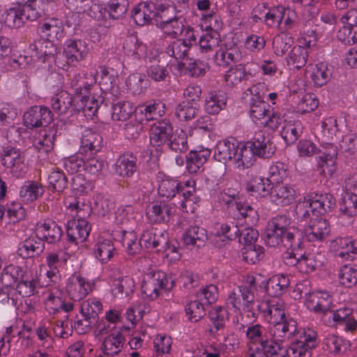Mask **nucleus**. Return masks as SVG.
<instances>
[{
    "instance_id": "6e6552de",
    "label": "nucleus",
    "mask_w": 357,
    "mask_h": 357,
    "mask_svg": "<svg viewBox=\"0 0 357 357\" xmlns=\"http://www.w3.org/2000/svg\"><path fill=\"white\" fill-rule=\"evenodd\" d=\"M265 328L259 324H251L247 326L248 354L246 357H264L261 348L268 340L265 337Z\"/></svg>"
},
{
    "instance_id": "0eeeda50",
    "label": "nucleus",
    "mask_w": 357,
    "mask_h": 357,
    "mask_svg": "<svg viewBox=\"0 0 357 357\" xmlns=\"http://www.w3.org/2000/svg\"><path fill=\"white\" fill-rule=\"evenodd\" d=\"M333 296L326 290H313L305 293V305L307 308L319 314H326L333 307Z\"/></svg>"
},
{
    "instance_id": "20e7f679",
    "label": "nucleus",
    "mask_w": 357,
    "mask_h": 357,
    "mask_svg": "<svg viewBox=\"0 0 357 357\" xmlns=\"http://www.w3.org/2000/svg\"><path fill=\"white\" fill-rule=\"evenodd\" d=\"M95 286V280H89L80 273L75 272L68 278L66 291L71 300L79 301L93 291Z\"/></svg>"
},
{
    "instance_id": "b1692460",
    "label": "nucleus",
    "mask_w": 357,
    "mask_h": 357,
    "mask_svg": "<svg viewBox=\"0 0 357 357\" xmlns=\"http://www.w3.org/2000/svg\"><path fill=\"white\" fill-rule=\"evenodd\" d=\"M90 226L86 219H75L68 224L67 236L69 241L78 244L84 242L90 233Z\"/></svg>"
},
{
    "instance_id": "f8f14e48",
    "label": "nucleus",
    "mask_w": 357,
    "mask_h": 357,
    "mask_svg": "<svg viewBox=\"0 0 357 357\" xmlns=\"http://www.w3.org/2000/svg\"><path fill=\"white\" fill-rule=\"evenodd\" d=\"M331 232L328 222L324 218H311L303 230V236L310 242H321Z\"/></svg>"
},
{
    "instance_id": "37998d69",
    "label": "nucleus",
    "mask_w": 357,
    "mask_h": 357,
    "mask_svg": "<svg viewBox=\"0 0 357 357\" xmlns=\"http://www.w3.org/2000/svg\"><path fill=\"white\" fill-rule=\"evenodd\" d=\"M298 335L297 340L294 341L291 346V347L296 348L301 351H309L311 353V349L317 344V333L310 328L303 329L301 332H296Z\"/></svg>"
},
{
    "instance_id": "a18cd8bd",
    "label": "nucleus",
    "mask_w": 357,
    "mask_h": 357,
    "mask_svg": "<svg viewBox=\"0 0 357 357\" xmlns=\"http://www.w3.org/2000/svg\"><path fill=\"white\" fill-rule=\"evenodd\" d=\"M137 158L132 153H126L120 155L115 164V172L121 177L132 176L137 169Z\"/></svg>"
},
{
    "instance_id": "c03bdc74",
    "label": "nucleus",
    "mask_w": 357,
    "mask_h": 357,
    "mask_svg": "<svg viewBox=\"0 0 357 357\" xmlns=\"http://www.w3.org/2000/svg\"><path fill=\"white\" fill-rule=\"evenodd\" d=\"M101 137L91 130H85L82 136L79 151L82 154L96 153L100 148Z\"/></svg>"
},
{
    "instance_id": "412c9836",
    "label": "nucleus",
    "mask_w": 357,
    "mask_h": 357,
    "mask_svg": "<svg viewBox=\"0 0 357 357\" xmlns=\"http://www.w3.org/2000/svg\"><path fill=\"white\" fill-rule=\"evenodd\" d=\"M31 56L33 59L45 63L53 59L56 54V47L50 40L43 38L34 41L30 45Z\"/></svg>"
},
{
    "instance_id": "4d7b16f0",
    "label": "nucleus",
    "mask_w": 357,
    "mask_h": 357,
    "mask_svg": "<svg viewBox=\"0 0 357 357\" xmlns=\"http://www.w3.org/2000/svg\"><path fill=\"white\" fill-rule=\"evenodd\" d=\"M181 183L176 178L163 177L159 182L158 195L166 199H171L180 191Z\"/></svg>"
},
{
    "instance_id": "4468645a",
    "label": "nucleus",
    "mask_w": 357,
    "mask_h": 357,
    "mask_svg": "<svg viewBox=\"0 0 357 357\" xmlns=\"http://www.w3.org/2000/svg\"><path fill=\"white\" fill-rule=\"evenodd\" d=\"M52 117V112L48 107L33 106L24 114V124L28 128L42 127L50 123Z\"/></svg>"
},
{
    "instance_id": "de8ad7c7",
    "label": "nucleus",
    "mask_w": 357,
    "mask_h": 357,
    "mask_svg": "<svg viewBox=\"0 0 357 357\" xmlns=\"http://www.w3.org/2000/svg\"><path fill=\"white\" fill-rule=\"evenodd\" d=\"M270 105L264 100H253L250 105V117L257 126L261 127L270 115Z\"/></svg>"
},
{
    "instance_id": "39448f33",
    "label": "nucleus",
    "mask_w": 357,
    "mask_h": 357,
    "mask_svg": "<svg viewBox=\"0 0 357 357\" xmlns=\"http://www.w3.org/2000/svg\"><path fill=\"white\" fill-rule=\"evenodd\" d=\"M91 85L84 84L75 89L73 112L82 111L85 116H94L99 107L100 101L90 94Z\"/></svg>"
},
{
    "instance_id": "4c0bfd02",
    "label": "nucleus",
    "mask_w": 357,
    "mask_h": 357,
    "mask_svg": "<svg viewBox=\"0 0 357 357\" xmlns=\"http://www.w3.org/2000/svg\"><path fill=\"white\" fill-rule=\"evenodd\" d=\"M227 100V95L222 91H211L205 98V110L210 114H217L225 108Z\"/></svg>"
},
{
    "instance_id": "f03ea898",
    "label": "nucleus",
    "mask_w": 357,
    "mask_h": 357,
    "mask_svg": "<svg viewBox=\"0 0 357 357\" xmlns=\"http://www.w3.org/2000/svg\"><path fill=\"white\" fill-rule=\"evenodd\" d=\"M173 286L174 282L165 273L150 268L143 274L141 291L146 298L153 301L159 297L162 291H169Z\"/></svg>"
},
{
    "instance_id": "3c124183",
    "label": "nucleus",
    "mask_w": 357,
    "mask_h": 357,
    "mask_svg": "<svg viewBox=\"0 0 357 357\" xmlns=\"http://www.w3.org/2000/svg\"><path fill=\"white\" fill-rule=\"evenodd\" d=\"M309 53L307 49L298 45L294 46L287 54V65L292 69H301L306 65Z\"/></svg>"
},
{
    "instance_id": "49530a36",
    "label": "nucleus",
    "mask_w": 357,
    "mask_h": 357,
    "mask_svg": "<svg viewBox=\"0 0 357 357\" xmlns=\"http://www.w3.org/2000/svg\"><path fill=\"white\" fill-rule=\"evenodd\" d=\"M124 53L134 59H142L146 56L147 47L136 36L131 35L126 38L123 43Z\"/></svg>"
},
{
    "instance_id": "864d4df0",
    "label": "nucleus",
    "mask_w": 357,
    "mask_h": 357,
    "mask_svg": "<svg viewBox=\"0 0 357 357\" xmlns=\"http://www.w3.org/2000/svg\"><path fill=\"white\" fill-rule=\"evenodd\" d=\"M60 290L57 287L47 288L42 293L43 299L47 311L55 314L61 310V298Z\"/></svg>"
},
{
    "instance_id": "6e6d98bb",
    "label": "nucleus",
    "mask_w": 357,
    "mask_h": 357,
    "mask_svg": "<svg viewBox=\"0 0 357 357\" xmlns=\"http://www.w3.org/2000/svg\"><path fill=\"white\" fill-rule=\"evenodd\" d=\"M207 238L206 231L202 227L192 226L189 227L183 235V243L186 246L200 247Z\"/></svg>"
},
{
    "instance_id": "e433bc0d",
    "label": "nucleus",
    "mask_w": 357,
    "mask_h": 357,
    "mask_svg": "<svg viewBox=\"0 0 357 357\" xmlns=\"http://www.w3.org/2000/svg\"><path fill=\"white\" fill-rule=\"evenodd\" d=\"M58 0H27L22 4L25 18L27 20L34 21L41 17L47 10L51 3H55Z\"/></svg>"
},
{
    "instance_id": "338daca9",
    "label": "nucleus",
    "mask_w": 357,
    "mask_h": 357,
    "mask_svg": "<svg viewBox=\"0 0 357 357\" xmlns=\"http://www.w3.org/2000/svg\"><path fill=\"white\" fill-rule=\"evenodd\" d=\"M338 280L341 285L351 288L357 284V267L354 265H344L338 271Z\"/></svg>"
},
{
    "instance_id": "473e14b6",
    "label": "nucleus",
    "mask_w": 357,
    "mask_h": 357,
    "mask_svg": "<svg viewBox=\"0 0 357 357\" xmlns=\"http://www.w3.org/2000/svg\"><path fill=\"white\" fill-rule=\"evenodd\" d=\"M239 293L232 291L229 294L227 303L236 310H245L250 307L255 302V296L245 287H239Z\"/></svg>"
},
{
    "instance_id": "aec40b11",
    "label": "nucleus",
    "mask_w": 357,
    "mask_h": 357,
    "mask_svg": "<svg viewBox=\"0 0 357 357\" xmlns=\"http://www.w3.org/2000/svg\"><path fill=\"white\" fill-rule=\"evenodd\" d=\"M254 76L255 73L245 65L238 64L226 71L224 76L225 86L228 89H233L243 81L249 80Z\"/></svg>"
},
{
    "instance_id": "a878e982",
    "label": "nucleus",
    "mask_w": 357,
    "mask_h": 357,
    "mask_svg": "<svg viewBox=\"0 0 357 357\" xmlns=\"http://www.w3.org/2000/svg\"><path fill=\"white\" fill-rule=\"evenodd\" d=\"M233 162L236 167L239 169H248L254 165L255 155L250 142L238 144Z\"/></svg>"
},
{
    "instance_id": "58836bf2",
    "label": "nucleus",
    "mask_w": 357,
    "mask_h": 357,
    "mask_svg": "<svg viewBox=\"0 0 357 357\" xmlns=\"http://www.w3.org/2000/svg\"><path fill=\"white\" fill-rule=\"evenodd\" d=\"M74 97L65 90H61L54 94L51 99L52 109L58 114H66L71 109L73 111Z\"/></svg>"
},
{
    "instance_id": "f704fd0d",
    "label": "nucleus",
    "mask_w": 357,
    "mask_h": 357,
    "mask_svg": "<svg viewBox=\"0 0 357 357\" xmlns=\"http://www.w3.org/2000/svg\"><path fill=\"white\" fill-rule=\"evenodd\" d=\"M93 253L99 262L105 264L113 258L116 248L111 240L100 238L94 245Z\"/></svg>"
},
{
    "instance_id": "7c9ffc66",
    "label": "nucleus",
    "mask_w": 357,
    "mask_h": 357,
    "mask_svg": "<svg viewBox=\"0 0 357 357\" xmlns=\"http://www.w3.org/2000/svg\"><path fill=\"white\" fill-rule=\"evenodd\" d=\"M24 14L22 4L15 3L5 9L1 20L7 26L17 28L21 26L26 20Z\"/></svg>"
},
{
    "instance_id": "a19ab883",
    "label": "nucleus",
    "mask_w": 357,
    "mask_h": 357,
    "mask_svg": "<svg viewBox=\"0 0 357 357\" xmlns=\"http://www.w3.org/2000/svg\"><path fill=\"white\" fill-rule=\"evenodd\" d=\"M189 48L188 45L181 40H176L172 42L166 48V53L176 61L175 66L178 73L181 72L185 66L183 60L187 57Z\"/></svg>"
},
{
    "instance_id": "2eb2a0df",
    "label": "nucleus",
    "mask_w": 357,
    "mask_h": 357,
    "mask_svg": "<svg viewBox=\"0 0 357 357\" xmlns=\"http://www.w3.org/2000/svg\"><path fill=\"white\" fill-rule=\"evenodd\" d=\"M330 249L343 260H353L357 255V241L351 237H337L331 241Z\"/></svg>"
},
{
    "instance_id": "7ed1b4c3",
    "label": "nucleus",
    "mask_w": 357,
    "mask_h": 357,
    "mask_svg": "<svg viewBox=\"0 0 357 357\" xmlns=\"http://www.w3.org/2000/svg\"><path fill=\"white\" fill-rule=\"evenodd\" d=\"M0 161L8 172L13 177L20 178L25 176L28 167L22 152L12 146L0 149Z\"/></svg>"
},
{
    "instance_id": "ea45409f",
    "label": "nucleus",
    "mask_w": 357,
    "mask_h": 357,
    "mask_svg": "<svg viewBox=\"0 0 357 357\" xmlns=\"http://www.w3.org/2000/svg\"><path fill=\"white\" fill-rule=\"evenodd\" d=\"M172 215V208L169 205L155 203L149 206L146 211V216L151 223L167 222Z\"/></svg>"
},
{
    "instance_id": "393cba45",
    "label": "nucleus",
    "mask_w": 357,
    "mask_h": 357,
    "mask_svg": "<svg viewBox=\"0 0 357 357\" xmlns=\"http://www.w3.org/2000/svg\"><path fill=\"white\" fill-rule=\"evenodd\" d=\"M165 103L152 100L135 108L136 117L139 119V121H149L157 116H162L165 114Z\"/></svg>"
},
{
    "instance_id": "f257e3e1",
    "label": "nucleus",
    "mask_w": 357,
    "mask_h": 357,
    "mask_svg": "<svg viewBox=\"0 0 357 357\" xmlns=\"http://www.w3.org/2000/svg\"><path fill=\"white\" fill-rule=\"evenodd\" d=\"M2 286L12 287L15 284V296L29 297L34 294L38 280L32 276L31 272L26 268L10 264L7 266L0 277Z\"/></svg>"
},
{
    "instance_id": "f3484780",
    "label": "nucleus",
    "mask_w": 357,
    "mask_h": 357,
    "mask_svg": "<svg viewBox=\"0 0 357 357\" xmlns=\"http://www.w3.org/2000/svg\"><path fill=\"white\" fill-rule=\"evenodd\" d=\"M284 262L288 266H296L298 271L302 273H311L321 264V261L313 254L297 258L294 252L287 253L284 257Z\"/></svg>"
},
{
    "instance_id": "13d9d810",
    "label": "nucleus",
    "mask_w": 357,
    "mask_h": 357,
    "mask_svg": "<svg viewBox=\"0 0 357 357\" xmlns=\"http://www.w3.org/2000/svg\"><path fill=\"white\" fill-rule=\"evenodd\" d=\"M135 288L134 279L130 276H124L114 280L112 290L116 297L122 296L123 294L129 296L134 292Z\"/></svg>"
},
{
    "instance_id": "a211bd4d",
    "label": "nucleus",
    "mask_w": 357,
    "mask_h": 357,
    "mask_svg": "<svg viewBox=\"0 0 357 357\" xmlns=\"http://www.w3.org/2000/svg\"><path fill=\"white\" fill-rule=\"evenodd\" d=\"M89 49L82 40H67L63 46V54L68 63L83 61L88 55Z\"/></svg>"
},
{
    "instance_id": "09e8293b",
    "label": "nucleus",
    "mask_w": 357,
    "mask_h": 357,
    "mask_svg": "<svg viewBox=\"0 0 357 357\" xmlns=\"http://www.w3.org/2000/svg\"><path fill=\"white\" fill-rule=\"evenodd\" d=\"M289 280L284 274L271 277L266 283V291L271 296L278 298L285 293L289 286Z\"/></svg>"
},
{
    "instance_id": "2f4dec72",
    "label": "nucleus",
    "mask_w": 357,
    "mask_h": 357,
    "mask_svg": "<svg viewBox=\"0 0 357 357\" xmlns=\"http://www.w3.org/2000/svg\"><path fill=\"white\" fill-rule=\"evenodd\" d=\"M255 155L270 158L275 151V146L270 142L269 139L264 135L262 131L257 132L250 142Z\"/></svg>"
},
{
    "instance_id": "5fc2aeb1",
    "label": "nucleus",
    "mask_w": 357,
    "mask_h": 357,
    "mask_svg": "<svg viewBox=\"0 0 357 357\" xmlns=\"http://www.w3.org/2000/svg\"><path fill=\"white\" fill-rule=\"evenodd\" d=\"M54 130L48 128L41 130L37 135L33 137V146L40 152L48 153L54 148Z\"/></svg>"
},
{
    "instance_id": "423d86ee",
    "label": "nucleus",
    "mask_w": 357,
    "mask_h": 357,
    "mask_svg": "<svg viewBox=\"0 0 357 357\" xmlns=\"http://www.w3.org/2000/svg\"><path fill=\"white\" fill-rule=\"evenodd\" d=\"M337 148L332 143L321 145L319 155L316 157V168L324 176H332L336 170Z\"/></svg>"
},
{
    "instance_id": "ddd939ff",
    "label": "nucleus",
    "mask_w": 357,
    "mask_h": 357,
    "mask_svg": "<svg viewBox=\"0 0 357 357\" xmlns=\"http://www.w3.org/2000/svg\"><path fill=\"white\" fill-rule=\"evenodd\" d=\"M258 310L269 323L278 322L287 318L285 316L284 302L279 298L261 302L258 305Z\"/></svg>"
},
{
    "instance_id": "052dcab7",
    "label": "nucleus",
    "mask_w": 357,
    "mask_h": 357,
    "mask_svg": "<svg viewBox=\"0 0 357 357\" xmlns=\"http://www.w3.org/2000/svg\"><path fill=\"white\" fill-rule=\"evenodd\" d=\"M121 244L129 255L139 254L142 244L141 239L134 231H123L121 235Z\"/></svg>"
},
{
    "instance_id": "bf43d9fd",
    "label": "nucleus",
    "mask_w": 357,
    "mask_h": 357,
    "mask_svg": "<svg viewBox=\"0 0 357 357\" xmlns=\"http://www.w3.org/2000/svg\"><path fill=\"white\" fill-rule=\"evenodd\" d=\"M324 347L331 353L344 354L350 347L349 341L335 334H328L324 339Z\"/></svg>"
},
{
    "instance_id": "e2e57ef3",
    "label": "nucleus",
    "mask_w": 357,
    "mask_h": 357,
    "mask_svg": "<svg viewBox=\"0 0 357 357\" xmlns=\"http://www.w3.org/2000/svg\"><path fill=\"white\" fill-rule=\"evenodd\" d=\"M48 184L50 190L60 194L67 188L68 178L61 170L54 169L48 176Z\"/></svg>"
},
{
    "instance_id": "c9c22d12",
    "label": "nucleus",
    "mask_w": 357,
    "mask_h": 357,
    "mask_svg": "<svg viewBox=\"0 0 357 357\" xmlns=\"http://www.w3.org/2000/svg\"><path fill=\"white\" fill-rule=\"evenodd\" d=\"M211 151L209 149L199 147V149L191 151L187 156L186 168L189 173L196 174L210 157Z\"/></svg>"
},
{
    "instance_id": "6ab92c4d",
    "label": "nucleus",
    "mask_w": 357,
    "mask_h": 357,
    "mask_svg": "<svg viewBox=\"0 0 357 357\" xmlns=\"http://www.w3.org/2000/svg\"><path fill=\"white\" fill-rule=\"evenodd\" d=\"M173 132L172 124L167 120L155 123L150 129L149 139L152 146L160 147L168 142Z\"/></svg>"
},
{
    "instance_id": "c85d7f7f",
    "label": "nucleus",
    "mask_w": 357,
    "mask_h": 357,
    "mask_svg": "<svg viewBox=\"0 0 357 357\" xmlns=\"http://www.w3.org/2000/svg\"><path fill=\"white\" fill-rule=\"evenodd\" d=\"M142 246L147 250L157 249L159 246L167 244V234L157 228H148L144 230L141 236Z\"/></svg>"
},
{
    "instance_id": "79ce46f5",
    "label": "nucleus",
    "mask_w": 357,
    "mask_h": 357,
    "mask_svg": "<svg viewBox=\"0 0 357 357\" xmlns=\"http://www.w3.org/2000/svg\"><path fill=\"white\" fill-rule=\"evenodd\" d=\"M307 71L310 73V77L314 85L317 87L326 84L330 81L332 75L327 64L324 62L309 66Z\"/></svg>"
},
{
    "instance_id": "bb28decb",
    "label": "nucleus",
    "mask_w": 357,
    "mask_h": 357,
    "mask_svg": "<svg viewBox=\"0 0 357 357\" xmlns=\"http://www.w3.org/2000/svg\"><path fill=\"white\" fill-rule=\"evenodd\" d=\"M332 319L337 326H344L346 332L354 333L357 329V320L352 308L343 307L333 311Z\"/></svg>"
},
{
    "instance_id": "69168bd1",
    "label": "nucleus",
    "mask_w": 357,
    "mask_h": 357,
    "mask_svg": "<svg viewBox=\"0 0 357 357\" xmlns=\"http://www.w3.org/2000/svg\"><path fill=\"white\" fill-rule=\"evenodd\" d=\"M239 59V51L236 47H221L215 52L214 61L219 66L226 67Z\"/></svg>"
},
{
    "instance_id": "4be33fe9",
    "label": "nucleus",
    "mask_w": 357,
    "mask_h": 357,
    "mask_svg": "<svg viewBox=\"0 0 357 357\" xmlns=\"http://www.w3.org/2000/svg\"><path fill=\"white\" fill-rule=\"evenodd\" d=\"M295 198L294 189L287 184L276 183L270 191L271 201L278 206H288L294 202Z\"/></svg>"
},
{
    "instance_id": "5701e85b",
    "label": "nucleus",
    "mask_w": 357,
    "mask_h": 357,
    "mask_svg": "<svg viewBox=\"0 0 357 357\" xmlns=\"http://www.w3.org/2000/svg\"><path fill=\"white\" fill-rule=\"evenodd\" d=\"M272 324L273 326L270 328L269 332L273 340L282 342L283 340L289 339L297 332L296 322L291 318H287Z\"/></svg>"
},
{
    "instance_id": "cd10ccee",
    "label": "nucleus",
    "mask_w": 357,
    "mask_h": 357,
    "mask_svg": "<svg viewBox=\"0 0 357 357\" xmlns=\"http://www.w3.org/2000/svg\"><path fill=\"white\" fill-rule=\"evenodd\" d=\"M43 39L53 42L59 40L63 36V26L61 20L55 17L50 18L43 22L39 26Z\"/></svg>"
},
{
    "instance_id": "9b49d317",
    "label": "nucleus",
    "mask_w": 357,
    "mask_h": 357,
    "mask_svg": "<svg viewBox=\"0 0 357 357\" xmlns=\"http://www.w3.org/2000/svg\"><path fill=\"white\" fill-rule=\"evenodd\" d=\"M126 342L121 331H114L104 337L100 345V354L96 357H118L121 353Z\"/></svg>"
},
{
    "instance_id": "1a4fd4ad",
    "label": "nucleus",
    "mask_w": 357,
    "mask_h": 357,
    "mask_svg": "<svg viewBox=\"0 0 357 357\" xmlns=\"http://www.w3.org/2000/svg\"><path fill=\"white\" fill-rule=\"evenodd\" d=\"M332 196L328 194L312 193L305 196L303 200L298 202V211L304 214V209L306 207H311L312 215L318 218L319 215L324 213L327 208L331 205Z\"/></svg>"
},
{
    "instance_id": "dca6fc26",
    "label": "nucleus",
    "mask_w": 357,
    "mask_h": 357,
    "mask_svg": "<svg viewBox=\"0 0 357 357\" xmlns=\"http://www.w3.org/2000/svg\"><path fill=\"white\" fill-rule=\"evenodd\" d=\"M35 234L38 238L53 243L60 240L62 229L54 221L47 219L36 223Z\"/></svg>"
},
{
    "instance_id": "774afa93",
    "label": "nucleus",
    "mask_w": 357,
    "mask_h": 357,
    "mask_svg": "<svg viewBox=\"0 0 357 357\" xmlns=\"http://www.w3.org/2000/svg\"><path fill=\"white\" fill-rule=\"evenodd\" d=\"M183 22L178 17L161 22L158 26L163 33L171 38H176L181 36L183 29Z\"/></svg>"
},
{
    "instance_id": "72a5a7b5",
    "label": "nucleus",
    "mask_w": 357,
    "mask_h": 357,
    "mask_svg": "<svg viewBox=\"0 0 357 357\" xmlns=\"http://www.w3.org/2000/svg\"><path fill=\"white\" fill-rule=\"evenodd\" d=\"M155 16V6L152 2L140 3L132 10V17L139 26L149 24Z\"/></svg>"
},
{
    "instance_id": "680f3d73",
    "label": "nucleus",
    "mask_w": 357,
    "mask_h": 357,
    "mask_svg": "<svg viewBox=\"0 0 357 357\" xmlns=\"http://www.w3.org/2000/svg\"><path fill=\"white\" fill-rule=\"evenodd\" d=\"M264 357H288V347L282 342L276 340H268L261 348Z\"/></svg>"
},
{
    "instance_id": "603ef678",
    "label": "nucleus",
    "mask_w": 357,
    "mask_h": 357,
    "mask_svg": "<svg viewBox=\"0 0 357 357\" xmlns=\"http://www.w3.org/2000/svg\"><path fill=\"white\" fill-rule=\"evenodd\" d=\"M64 204L70 215L75 219H86L90 215L89 206L75 197H68L64 201Z\"/></svg>"
},
{
    "instance_id": "9d476101",
    "label": "nucleus",
    "mask_w": 357,
    "mask_h": 357,
    "mask_svg": "<svg viewBox=\"0 0 357 357\" xmlns=\"http://www.w3.org/2000/svg\"><path fill=\"white\" fill-rule=\"evenodd\" d=\"M197 8L199 12V26L202 29L206 31L218 29L222 26L216 10L212 8V3L210 0H198Z\"/></svg>"
},
{
    "instance_id": "0e129e2a",
    "label": "nucleus",
    "mask_w": 357,
    "mask_h": 357,
    "mask_svg": "<svg viewBox=\"0 0 357 357\" xmlns=\"http://www.w3.org/2000/svg\"><path fill=\"white\" fill-rule=\"evenodd\" d=\"M302 132L300 121H284L280 135L287 144L294 143Z\"/></svg>"
},
{
    "instance_id": "c756f323",
    "label": "nucleus",
    "mask_w": 357,
    "mask_h": 357,
    "mask_svg": "<svg viewBox=\"0 0 357 357\" xmlns=\"http://www.w3.org/2000/svg\"><path fill=\"white\" fill-rule=\"evenodd\" d=\"M238 142L233 138H227L217 143L215 151L214 158L219 162L226 163L233 160Z\"/></svg>"
},
{
    "instance_id": "8fccbe9b",
    "label": "nucleus",
    "mask_w": 357,
    "mask_h": 357,
    "mask_svg": "<svg viewBox=\"0 0 357 357\" xmlns=\"http://www.w3.org/2000/svg\"><path fill=\"white\" fill-rule=\"evenodd\" d=\"M44 193L43 185L36 181H26L20 188V197L24 203H31Z\"/></svg>"
}]
</instances>
